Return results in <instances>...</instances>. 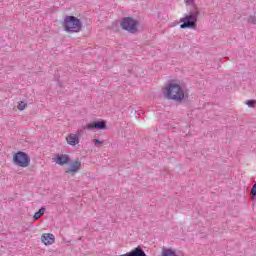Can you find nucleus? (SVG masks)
<instances>
[{
    "instance_id": "14",
    "label": "nucleus",
    "mask_w": 256,
    "mask_h": 256,
    "mask_svg": "<svg viewBox=\"0 0 256 256\" xmlns=\"http://www.w3.org/2000/svg\"><path fill=\"white\" fill-rule=\"evenodd\" d=\"M26 107H27V103H25L23 101L18 104L19 111L25 110Z\"/></svg>"
},
{
    "instance_id": "17",
    "label": "nucleus",
    "mask_w": 256,
    "mask_h": 256,
    "mask_svg": "<svg viewBox=\"0 0 256 256\" xmlns=\"http://www.w3.org/2000/svg\"><path fill=\"white\" fill-rule=\"evenodd\" d=\"M94 145H95V147H100L101 145H103V142L101 140H99V139H96L94 141Z\"/></svg>"
},
{
    "instance_id": "4",
    "label": "nucleus",
    "mask_w": 256,
    "mask_h": 256,
    "mask_svg": "<svg viewBox=\"0 0 256 256\" xmlns=\"http://www.w3.org/2000/svg\"><path fill=\"white\" fill-rule=\"evenodd\" d=\"M13 163L17 165V167H27L31 165V158L25 152L19 151L13 155Z\"/></svg>"
},
{
    "instance_id": "8",
    "label": "nucleus",
    "mask_w": 256,
    "mask_h": 256,
    "mask_svg": "<svg viewBox=\"0 0 256 256\" xmlns=\"http://www.w3.org/2000/svg\"><path fill=\"white\" fill-rule=\"evenodd\" d=\"M81 170V161L76 160L70 164V168L66 170V173L70 175H75L78 171Z\"/></svg>"
},
{
    "instance_id": "13",
    "label": "nucleus",
    "mask_w": 256,
    "mask_h": 256,
    "mask_svg": "<svg viewBox=\"0 0 256 256\" xmlns=\"http://www.w3.org/2000/svg\"><path fill=\"white\" fill-rule=\"evenodd\" d=\"M45 215V207H41L38 212H36L33 216V221H37V219H41Z\"/></svg>"
},
{
    "instance_id": "3",
    "label": "nucleus",
    "mask_w": 256,
    "mask_h": 256,
    "mask_svg": "<svg viewBox=\"0 0 256 256\" xmlns=\"http://www.w3.org/2000/svg\"><path fill=\"white\" fill-rule=\"evenodd\" d=\"M199 19V10L190 11L185 17L180 19V29H197V21Z\"/></svg>"
},
{
    "instance_id": "16",
    "label": "nucleus",
    "mask_w": 256,
    "mask_h": 256,
    "mask_svg": "<svg viewBox=\"0 0 256 256\" xmlns=\"http://www.w3.org/2000/svg\"><path fill=\"white\" fill-rule=\"evenodd\" d=\"M255 103H256L255 100H248V101L246 102V104L248 105V107H255Z\"/></svg>"
},
{
    "instance_id": "6",
    "label": "nucleus",
    "mask_w": 256,
    "mask_h": 256,
    "mask_svg": "<svg viewBox=\"0 0 256 256\" xmlns=\"http://www.w3.org/2000/svg\"><path fill=\"white\" fill-rule=\"evenodd\" d=\"M107 127V124L105 121L100 122H91L87 124L86 129H89V131H95V129H105Z\"/></svg>"
},
{
    "instance_id": "10",
    "label": "nucleus",
    "mask_w": 256,
    "mask_h": 256,
    "mask_svg": "<svg viewBox=\"0 0 256 256\" xmlns=\"http://www.w3.org/2000/svg\"><path fill=\"white\" fill-rule=\"evenodd\" d=\"M66 141L68 145L75 147V145H79V136L77 134H69L66 137Z\"/></svg>"
},
{
    "instance_id": "9",
    "label": "nucleus",
    "mask_w": 256,
    "mask_h": 256,
    "mask_svg": "<svg viewBox=\"0 0 256 256\" xmlns=\"http://www.w3.org/2000/svg\"><path fill=\"white\" fill-rule=\"evenodd\" d=\"M41 241L44 245H53V243H55V235L51 233H44L41 236Z\"/></svg>"
},
{
    "instance_id": "1",
    "label": "nucleus",
    "mask_w": 256,
    "mask_h": 256,
    "mask_svg": "<svg viewBox=\"0 0 256 256\" xmlns=\"http://www.w3.org/2000/svg\"><path fill=\"white\" fill-rule=\"evenodd\" d=\"M164 93L166 98L175 101L176 103H182V101L189 98V94L183 90L181 85L176 83H169L165 88Z\"/></svg>"
},
{
    "instance_id": "7",
    "label": "nucleus",
    "mask_w": 256,
    "mask_h": 256,
    "mask_svg": "<svg viewBox=\"0 0 256 256\" xmlns=\"http://www.w3.org/2000/svg\"><path fill=\"white\" fill-rule=\"evenodd\" d=\"M54 161L57 165H67V163L71 161V158H69V155L67 154H58Z\"/></svg>"
},
{
    "instance_id": "11",
    "label": "nucleus",
    "mask_w": 256,
    "mask_h": 256,
    "mask_svg": "<svg viewBox=\"0 0 256 256\" xmlns=\"http://www.w3.org/2000/svg\"><path fill=\"white\" fill-rule=\"evenodd\" d=\"M123 256H148V255L145 254V251H143V249H141L140 247H137L131 252L124 254Z\"/></svg>"
},
{
    "instance_id": "2",
    "label": "nucleus",
    "mask_w": 256,
    "mask_h": 256,
    "mask_svg": "<svg viewBox=\"0 0 256 256\" xmlns=\"http://www.w3.org/2000/svg\"><path fill=\"white\" fill-rule=\"evenodd\" d=\"M62 25L66 33H79L83 27L81 20L75 16H65Z\"/></svg>"
},
{
    "instance_id": "18",
    "label": "nucleus",
    "mask_w": 256,
    "mask_h": 256,
    "mask_svg": "<svg viewBox=\"0 0 256 256\" xmlns=\"http://www.w3.org/2000/svg\"><path fill=\"white\" fill-rule=\"evenodd\" d=\"M248 21H249V23H253V25H256V17L255 16H250Z\"/></svg>"
},
{
    "instance_id": "5",
    "label": "nucleus",
    "mask_w": 256,
    "mask_h": 256,
    "mask_svg": "<svg viewBox=\"0 0 256 256\" xmlns=\"http://www.w3.org/2000/svg\"><path fill=\"white\" fill-rule=\"evenodd\" d=\"M121 27L125 31H129V33H135L137 31V21L130 17L124 18L121 22Z\"/></svg>"
},
{
    "instance_id": "15",
    "label": "nucleus",
    "mask_w": 256,
    "mask_h": 256,
    "mask_svg": "<svg viewBox=\"0 0 256 256\" xmlns=\"http://www.w3.org/2000/svg\"><path fill=\"white\" fill-rule=\"evenodd\" d=\"M250 195H252V197H256V182L251 188Z\"/></svg>"
},
{
    "instance_id": "19",
    "label": "nucleus",
    "mask_w": 256,
    "mask_h": 256,
    "mask_svg": "<svg viewBox=\"0 0 256 256\" xmlns=\"http://www.w3.org/2000/svg\"><path fill=\"white\" fill-rule=\"evenodd\" d=\"M186 5H194L195 0H185Z\"/></svg>"
},
{
    "instance_id": "12",
    "label": "nucleus",
    "mask_w": 256,
    "mask_h": 256,
    "mask_svg": "<svg viewBox=\"0 0 256 256\" xmlns=\"http://www.w3.org/2000/svg\"><path fill=\"white\" fill-rule=\"evenodd\" d=\"M162 256H178L175 250L171 248H164L162 250Z\"/></svg>"
}]
</instances>
